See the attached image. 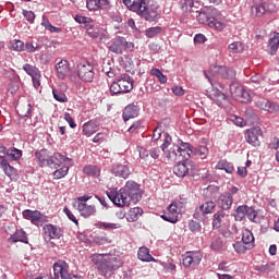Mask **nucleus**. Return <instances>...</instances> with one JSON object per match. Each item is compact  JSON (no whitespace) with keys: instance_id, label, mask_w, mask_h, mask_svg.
<instances>
[{"instance_id":"f257e3e1","label":"nucleus","mask_w":279,"mask_h":279,"mask_svg":"<svg viewBox=\"0 0 279 279\" xmlns=\"http://www.w3.org/2000/svg\"><path fill=\"white\" fill-rule=\"evenodd\" d=\"M93 265H96L100 276L105 278H111L117 269L123 267V257H121L117 251H110L109 253L93 254L89 257Z\"/></svg>"},{"instance_id":"f03ea898","label":"nucleus","mask_w":279,"mask_h":279,"mask_svg":"<svg viewBox=\"0 0 279 279\" xmlns=\"http://www.w3.org/2000/svg\"><path fill=\"white\" fill-rule=\"evenodd\" d=\"M123 3L131 12H136L138 16L150 23L156 21L158 16V11H156V5L151 0H123Z\"/></svg>"},{"instance_id":"7ed1b4c3","label":"nucleus","mask_w":279,"mask_h":279,"mask_svg":"<svg viewBox=\"0 0 279 279\" xmlns=\"http://www.w3.org/2000/svg\"><path fill=\"white\" fill-rule=\"evenodd\" d=\"M211 16L208 15L206 12H199L197 15V21L202 25H208V27H211L213 29H217L218 32H221L226 28V17L221 15L217 9L211 10Z\"/></svg>"},{"instance_id":"20e7f679","label":"nucleus","mask_w":279,"mask_h":279,"mask_svg":"<svg viewBox=\"0 0 279 279\" xmlns=\"http://www.w3.org/2000/svg\"><path fill=\"white\" fill-rule=\"evenodd\" d=\"M204 75L206 80H208L209 84H211V88L208 90V97L211 99V101H215L219 108H230V99H228V96L223 94V92L219 90L217 88V83L209 74L207 71L204 72ZM221 88H223L222 84H219Z\"/></svg>"},{"instance_id":"39448f33","label":"nucleus","mask_w":279,"mask_h":279,"mask_svg":"<svg viewBox=\"0 0 279 279\" xmlns=\"http://www.w3.org/2000/svg\"><path fill=\"white\" fill-rule=\"evenodd\" d=\"M134 88V80L130 77V74H122L119 78H116L110 85L111 95H123L132 92Z\"/></svg>"},{"instance_id":"423d86ee","label":"nucleus","mask_w":279,"mask_h":279,"mask_svg":"<svg viewBox=\"0 0 279 279\" xmlns=\"http://www.w3.org/2000/svg\"><path fill=\"white\" fill-rule=\"evenodd\" d=\"M111 53L123 56V53H132L134 51V43L129 41L125 37L117 35L109 46Z\"/></svg>"},{"instance_id":"0eeeda50","label":"nucleus","mask_w":279,"mask_h":279,"mask_svg":"<svg viewBox=\"0 0 279 279\" xmlns=\"http://www.w3.org/2000/svg\"><path fill=\"white\" fill-rule=\"evenodd\" d=\"M76 75L82 82H93L95 80V68L86 60L81 61L76 66Z\"/></svg>"},{"instance_id":"6e6552de","label":"nucleus","mask_w":279,"mask_h":279,"mask_svg":"<svg viewBox=\"0 0 279 279\" xmlns=\"http://www.w3.org/2000/svg\"><path fill=\"white\" fill-rule=\"evenodd\" d=\"M32 110H34V108L29 102L16 106V112L20 117V128H29V125H32V119L29 118Z\"/></svg>"},{"instance_id":"1a4fd4ad","label":"nucleus","mask_w":279,"mask_h":279,"mask_svg":"<svg viewBox=\"0 0 279 279\" xmlns=\"http://www.w3.org/2000/svg\"><path fill=\"white\" fill-rule=\"evenodd\" d=\"M250 219L253 223H258L260 218H258V211L253 207H248L247 205H242L236 208L235 221H243V219Z\"/></svg>"},{"instance_id":"9d476101","label":"nucleus","mask_w":279,"mask_h":279,"mask_svg":"<svg viewBox=\"0 0 279 279\" xmlns=\"http://www.w3.org/2000/svg\"><path fill=\"white\" fill-rule=\"evenodd\" d=\"M209 77L214 78L215 75H219L222 80H229L230 82L236 78V71L223 65H211ZM215 80V78H214Z\"/></svg>"},{"instance_id":"9b49d317","label":"nucleus","mask_w":279,"mask_h":279,"mask_svg":"<svg viewBox=\"0 0 279 279\" xmlns=\"http://www.w3.org/2000/svg\"><path fill=\"white\" fill-rule=\"evenodd\" d=\"M107 196L114 206H130L132 202L123 187L119 191L112 190L107 192Z\"/></svg>"},{"instance_id":"f8f14e48","label":"nucleus","mask_w":279,"mask_h":279,"mask_svg":"<svg viewBox=\"0 0 279 279\" xmlns=\"http://www.w3.org/2000/svg\"><path fill=\"white\" fill-rule=\"evenodd\" d=\"M181 214L182 206H180V203H172L163 211L161 219H163V221H168L169 223H178Z\"/></svg>"},{"instance_id":"ddd939ff","label":"nucleus","mask_w":279,"mask_h":279,"mask_svg":"<svg viewBox=\"0 0 279 279\" xmlns=\"http://www.w3.org/2000/svg\"><path fill=\"white\" fill-rule=\"evenodd\" d=\"M92 196L84 195L76 199L77 202V210L81 214L82 217H90L97 213V209L95 205L88 204V199H90Z\"/></svg>"},{"instance_id":"4468645a","label":"nucleus","mask_w":279,"mask_h":279,"mask_svg":"<svg viewBox=\"0 0 279 279\" xmlns=\"http://www.w3.org/2000/svg\"><path fill=\"white\" fill-rule=\"evenodd\" d=\"M123 190L126 193L129 199L133 202V204H137V202H141V199H143V193H141V185L135 181H128Z\"/></svg>"},{"instance_id":"2eb2a0df","label":"nucleus","mask_w":279,"mask_h":279,"mask_svg":"<svg viewBox=\"0 0 279 279\" xmlns=\"http://www.w3.org/2000/svg\"><path fill=\"white\" fill-rule=\"evenodd\" d=\"M171 136L165 134V142L161 145V150L163 151L165 158H168V160H178V143L171 144Z\"/></svg>"},{"instance_id":"dca6fc26","label":"nucleus","mask_w":279,"mask_h":279,"mask_svg":"<svg viewBox=\"0 0 279 279\" xmlns=\"http://www.w3.org/2000/svg\"><path fill=\"white\" fill-rule=\"evenodd\" d=\"M202 258H204V255H202V252L199 251H189L183 255V266L187 269H193V267H197L202 263Z\"/></svg>"},{"instance_id":"f3484780","label":"nucleus","mask_w":279,"mask_h":279,"mask_svg":"<svg viewBox=\"0 0 279 279\" xmlns=\"http://www.w3.org/2000/svg\"><path fill=\"white\" fill-rule=\"evenodd\" d=\"M175 149H178L177 160H181V161H185V162L195 153V147H193L189 143L182 142L181 140L177 141Z\"/></svg>"},{"instance_id":"a211bd4d","label":"nucleus","mask_w":279,"mask_h":279,"mask_svg":"<svg viewBox=\"0 0 279 279\" xmlns=\"http://www.w3.org/2000/svg\"><path fill=\"white\" fill-rule=\"evenodd\" d=\"M230 94L235 101H240L241 104H248L251 100L250 93H247L245 88L239 84L230 85Z\"/></svg>"},{"instance_id":"6ab92c4d","label":"nucleus","mask_w":279,"mask_h":279,"mask_svg":"<svg viewBox=\"0 0 279 279\" xmlns=\"http://www.w3.org/2000/svg\"><path fill=\"white\" fill-rule=\"evenodd\" d=\"M216 204L213 201L205 202L201 206L195 208V211L193 214L194 219H202V217H206V215H213L215 213Z\"/></svg>"},{"instance_id":"aec40b11","label":"nucleus","mask_w":279,"mask_h":279,"mask_svg":"<svg viewBox=\"0 0 279 279\" xmlns=\"http://www.w3.org/2000/svg\"><path fill=\"white\" fill-rule=\"evenodd\" d=\"M246 143L253 145V147L260 146V138H263V129L260 126H254L246 131Z\"/></svg>"},{"instance_id":"412c9836","label":"nucleus","mask_w":279,"mask_h":279,"mask_svg":"<svg viewBox=\"0 0 279 279\" xmlns=\"http://www.w3.org/2000/svg\"><path fill=\"white\" fill-rule=\"evenodd\" d=\"M62 234H63L62 229H60L57 226H53V225L44 226V239L47 243L51 241H57V239H60Z\"/></svg>"},{"instance_id":"4be33fe9","label":"nucleus","mask_w":279,"mask_h":279,"mask_svg":"<svg viewBox=\"0 0 279 279\" xmlns=\"http://www.w3.org/2000/svg\"><path fill=\"white\" fill-rule=\"evenodd\" d=\"M53 274L56 279H66L71 274L69 264L64 260H58L53 264Z\"/></svg>"},{"instance_id":"5701e85b","label":"nucleus","mask_w":279,"mask_h":279,"mask_svg":"<svg viewBox=\"0 0 279 279\" xmlns=\"http://www.w3.org/2000/svg\"><path fill=\"white\" fill-rule=\"evenodd\" d=\"M256 108H259V110H264V112H269L270 114H274L279 111V105L277 102L270 101L267 98H258L255 101Z\"/></svg>"},{"instance_id":"b1692460","label":"nucleus","mask_w":279,"mask_h":279,"mask_svg":"<svg viewBox=\"0 0 279 279\" xmlns=\"http://www.w3.org/2000/svg\"><path fill=\"white\" fill-rule=\"evenodd\" d=\"M0 168H2L10 180H17L19 172L16 171V168L12 167L5 157H0Z\"/></svg>"},{"instance_id":"393cba45","label":"nucleus","mask_w":279,"mask_h":279,"mask_svg":"<svg viewBox=\"0 0 279 279\" xmlns=\"http://www.w3.org/2000/svg\"><path fill=\"white\" fill-rule=\"evenodd\" d=\"M54 69L57 71V77H59V80H66L69 73H71V65L66 60L59 61L56 64Z\"/></svg>"},{"instance_id":"a878e982","label":"nucleus","mask_w":279,"mask_h":279,"mask_svg":"<svg viewBox=\"0 0 279 279\" xmlns=\"http://www.w3.org/2000/svg\"><path fill=\"white\" fill-rule=\"evenodd\" d=\"M87 10L90 12L95 10H108L110 8V1L108 0H86Z\"/></svg>"},{"instance_id":"bb28decb","label":"nucleus","mask_w":279,"mask_h":279,"mask_svg":"<svg viewBox=\"0 0 279 279\" xmlns=\"http://www.w3.org/2000/svg\"><path fill=\"white\" fill-rule=\"evenodd\" d=\"M267 12V8L265 7V1L263 0H253L251 5V14L252 16L260 17Z\"/></svg>"},{"instance_id":"cd10ccee","label":"nucleus","mask_w":279,"mask_h":279,"mask_svg":"<svg viewBox=\"0 0 279 279\" xmlns=\"http://www.w3.org/2000/svg\"><path fill=\"white\" fill-rule=\"evenodd\" d=\"M223 226H228V215H226V211L220 210L214 215L213 228L219 230Z\"/></svg>"},{"instance_id":"c85d7f7f","label":"nucleus","mask_w":279,"mask_h":279,"mask_svg":"<svg viewBox=\"0 0 279 279\" xmlns=\"http://www.w3.org/2000/svg\"><path fill=\"white\" fill-rule=\"evenodd\" d=\"M66 160H69V158L65 156L60 155V153H54L48 160V167H50V169H58V167H62Z\"/></svg>"},{"instance_id":"c756f323","label":"nucleus","mask_w":279,"mask_h":279,"mask_svg":"<svg viewBox=\"0 0 279 279\" xmlns=\"http://www.w3.org/2000/svg\"><path fill=\"white\" fill-rule=\"evenodd\" d=\"M190 167H191V163L186 161H180L177 166H174L173 173L178 178H186V175H189Z\"/></svg>"},{"instance_id":"7c9ffc66","label":"nucleus","mask_w":279,"mask_h":279,"mask_svg":"<svg viewBox=\"0 0 279 279\" xmlns=\"http://www.w3.org/2000/svg\"><path fill=\"white\" fill-rule=\"evenodd\" d=\"M96 228H98V230L112 232L114 230H119L120 228H123V226L121 225V222L99 221L96 223Z\"/></svg>"},{"instance_id":"2f4dec72","label":"nucleus","mask_w":279,"mask_h":279,"mask_svg":"<svg viewBox=\"0 0 279 279\" xmlns=\"http://www.w3.org/2000/svg\"><path fill=\"white\" fill-rule=\"evenodd\" d=\"M122 117L124 122L130 121V119H135V117H138V107L135 105L126 106L123 110Z\"/></svg>"},{"instance_id":"473e14b6","label":"nucleus","mask_w":279,"mask_h":279,"mask_svg":"<svg viewBox=\"0 0 279 279\" xmlns=\"http://www.w3.org/2000/svg\"><path fill=\"white\" fill-rule=\"evenodd\" d=\"M137 258L142 260V263H156V258L149 254V248L147 246L138 248Z\"/></svg>"},{"instance_id":"72a5a7b5","label":"nucleus","mask_w":279,"mask_h":279,"mask_svg":"<svg viewBox=\"0 0 279 279\" xmlns=\"http://www.w3.org/2000/svg\"><path fill=\"white\" fill-rule=\"evenodd\" d=\"M35 157L40 167H45L49 165V151L47 149H41L35 153Z\"/></svg>"},{"instance_id":"f704fd0d","label":"nucleus","mask_w":279,"mask_h":279,"mask_svg":"<svg viewBox=\"0 0 279 279\" xmlns=\"http://www.w3.org/2000/svg\"><path fill=\"white\" fill-rule=\"evenodd\" d=\"M96 132H99V125H97V122L88 121L83 125V134L85 136H93Z\"/></svg>"},{"instance_id":"c9c22d12","label":"nucleus","mask_w":279,"mask_h":279,"mask_svg":"<svg viewBox=\"0 0 279 279\" xmlns=\"http://www.w3.org/2000/svg\"><path fill=\"white\" fill-rule=\"evenodd\" d=\"M9 243H28L27 233L23 230H16L15 233L10 236Z\"/></svg>"},{"instance_id":"e433bc0d","label":"nucleus","mask_w":279,"mask_h":279,"mask_svg":"<svg viewBox=\"0 0 279 279\" xmlns=\"http://www.w3.org/2000/svg\"><path fill=\"white\" fill-rule=\"evenodd\" d=\"M279 48V33H275L272 37H270L268 41V51L270 56H276Z\"/></svg>"},{"instance_id":"4c0bfd02","label":"nucleus","mask_w":279,"mask_h":279,"mask_svg":"<svg viewBox=\"0 0 279 279\" xmlns=\"http://www.w3.org/2000/svg\"><path fill=\"white\" fill-rule=\"evenodd\" d=\"M143 215V208L141 207H133L129 210L126 215V221L130 223L134 221H138V218Z\"/></svg>"},{"instance_id":"58836bf2","label":"nucleus","mask_w":279,"mask_h":279,"mask_svg":"<svg viewBox=\"0 0 279 279\" xmlns=\"http://www.w3.org/2000/svg\"><path fill=\"white\" fill-rule=\"evenodd\" d=\"M241 242L244 243L251 250H253L254 248V233H252V231H250L248 229H245L242 232Z\"/></svg>"},{"instance_id":"ea45409f","label":"nucleus","mask_w":279,"mask_h":279,"mask_svg":"<svg viewBox=\"0 0 279 279\" xmlns=\"http://www.w3.org/2000/svg\"><path fill=\"white\" fill-rule=\"evenodd\" d=\"M130 167L126 165H119L114 168V175L117 178H123L124 180H128L130 178Z\"/></svg>"},{"instance_id":"a19ab883","label":"nucleus","mask_w":279,"mask_h":279,"mask_svg":"<svg viewBox=\"0 0 279 279\" xmlns=\"http://www.w3.org/2000/svg\"><path fill=\"white\" fill-rule=\"evenodd\" d=\"M216 169H220L221 171H226V173H233L234 172V165L229 162L226 159H220L217 165Z\"/></svg>"},{"instance_id":"79ce46f5","label":"nucleus","mask_w":279,"mask_h":279,"mask_svg":"<svg viewBox=\"0 0 279 279\" xmlns=\"http://www.w3.org/2000/svg\"><path fill=\"white\" fill-rule=\"evenodd\" d=\"M23 217L34 223V221H40L43 215L38 210L26 209L23 211Z\"/></svg>"},{"instance_id":"37998d69","label":"nucleus","mask_w":279,"mask_h":279,"mask_svg":"<svg viewBox=\"0 0 279 279\" xmlns=\"http://www.w3.org/2000/svg\"><path fill=\"white\" fill-rule=\"evenodd\" d=\"M83 172L85 175H89L90 178H99V175H101V169L97 166H85L83 168Z\"/></svg>"},{"instance_id":"c03bdc74","label":"nucleus","mask_w":279,"mask_h":279,"mask_svg":"<svg viewBox=\"0 0 279 279\" xmlns=\"http://www.w3.org/2000/svg\"><path fill=\"white\" fill-rule=\"evenodd\" d=\"M234 199L232 198V195L227 194L220 197V206L222 210H230L232 207Z\"/></svg>"},{"instance_id":"a18cd8bd","label":"nucleus","mask_w":279,"mask_h":279,"mask_svg":"<svg viewBox=\"0 0 279 279\" xmlns=\"http://www.w3.org/2000/svg\"><path fill=\"white\" fill-rule=\"evenodd\" d=\"M193 156H197L201 160H206L208 158V147L199 146L198 148H194Z\"/></svg>"},{"instance_id":"49530a36","label":"nucleus","mask_w":279,"mask_h":279,"mask_svg":"<svg viewBox=\"0 0 279 279\" xmlns=\"http://www.w3.org/2000/svg\"><path fill=\"white\" fill-rule=\"evenodd\" d=\"M23 71H25V73H27V75L31 77H35L36 75L40 74V70H38L36 65H32L29 63L23 65Z\"/></svg>"},{"instance_id":"de8ad7c7","label":"nucleus","mask_w":279,"mask_h":279,"mask_svg":"<svg viewBox=\"0 0 279 279\" xmlns=\"http://www.w3.org/2000/svg\"><path fill=\"white\" fill-rule=\"evenodd\" d=\"M52 95L56 101H59L60 104H66V101H69V97H66V94H64L60 89H52Z\"/></svg>"},{"instance_id":"09e8293b","label":"nucleus","mask_w":279,"mask_h":279,"mask_svg":"<svg viewBox=\"0 0 279 279\" xmlns=\"http://www.w3.org/2000/svg\"><path fill=\"white\" fill-rule=\"evenodd\" d=\"M74 21L80 23V25H84L85 27H93V19L84 16V15H75Z\"/></svg>"},{"instance_id":"8fccbe9b","label":"nucleus","mask_w":279,"mask_h":279,"mask_svg":"<svg viewBox=\"0 0 279 279\" xmlns=\"http://www.w3.org/2000/svg\"><path fill=\"white\" fill-rule=\"evenodd\" d=\"M69 173V166H62L60 169H57L53 172L54 180H62V178H65Z\"/></svg>"},{"instance_id":"3c124183","label":"nucleus","mask_w":279,"mask_h":279,"mask_svg":"<svg viewBox=\"0 0 279 279\" xmlns=\"http://www.w3.org/2000/svg\"><path fill=\"white\" fill-rule=\"evenodd\" d=\"M233 250L236 252V254H245L247 250H252L247 246V244H244L242 241H238L233 244Z\"/></svg>"},{"instance_id":"603ef678","label":"nucleus","mask_w":279,"mask_h":279,"mask_svg":"<svg viewBox=\"0 0 279 279\" xmlns=\"http://www.w3.org/2000/svg\"><path fill=\"white\" fill-rule=\"evenodd\" d=\"M10 47L13 51H25V44L19 39L11 40Z\"/></svg>"},{"instance_id":"864d4df0","label":"nucleus","mask_w":279,"mask_h":279,"mask_svg":"<svg viewBox=\"0 0 279 279\" xmlns=\"http://www.w3.org/2000/svg\"><path fill=\"white\" fill-rule=\"evenodd\" d=\"M161 32L162 27L160 26L149 27L146 29L145 36L146 38H155V36H158Z\"/></svg>"},{"instance_id":"5fc2aeb1","label":"nucleus","mask_w":279,"mask_h":279,"mask_svg":"<svg viewBox=\"0 0 279 279\" xmlns=\"http://www.w3.org/2000/svg\"><path fill=\"white\" fill-rule=\"evenodd\" d=\"M181 10L183 12H191L193 10V5H195L194 0H180Z\"/></svg>"},{"instance_id":"6e6d98bb","label":"nucleus","mask_w":279,"mask_h":279,"mask_svg":"<svg viewBox=\"0 0 279 279\" xmlns=\"http://www.w3.org/2000/svg\"><path fill=\"white\" fill-rule=\"evenodd\" d=\"M150 75H154L160 84H167V75L162 74V72L158 69H151L150 70Z\"/></svg>"},{"instance_id":"4d7b16f0","label":"nucleus","mask_w":279,"mask_h":279,"mask_svg":"<svg viewBox=\"0 0 279 279\" xmlns=\"http://www.w3.org/2000/svg\"><path fill=\"white\" fill-rule=\"evenodd\" d=\"M229 121H231V123H234V125H238V128H245V120L239 116H230Z\"/></svg>"},{"instance_id":"13d9d810","label":"nucleus","mask_w":279,"mask_h":279,"mask_svg":"<svg viewBox=\"0 0 279 279\" xmlns=\"http://www.w3.org/2000/svg\"><path fill=\"white\" fill-rule=\"evenodd\" d=\"M7 156L10 158V160H19V158L23 156V153L16 148H13L8 150Z\"/></svg>"},{"instance_id":"bf43d9fd","label":"nucleus","mask_w":279,"mask_h":279,"mask_svg":"<svg viewBox=\"0 0 279 279\" xmlns=\"http://www.w3.org/2000/svg\"><path fill=\"white\" fill-rule=\"evenodd\" d=\"M189 229L191 230V232H201L202 225H199V222H197L195 220H191L189 222Z\"/></svg>"},{"instance_id":"052dcab7","label":"nucleus","mask_w":279,"mask_h":279,"mask_svg":"<svg viewBox=\"0 0 279 279\" xmlns=\"http://www.w3.org/2000/svg\"><path fill=\"white\" fill-rule=\"evenodd\" d=\"M23 16L28 23H34V21H36V14L33 11L23 10Z\"/></svg>"},{"instance_id":"680f3d73","label":"nucleus","mask_w":279,"mask_h":279,"mask_svg":"<svg viewBox=\"0 0 279 279\" xmlns=\"http://www.w3.org/2000/svg\"><path fill=\"white\" fill-rule=\"evenodd\" d=\"M210 247H211V250L219 252V250H221V247H223V241H221V239L217 238L211 242Z\"/></svg>"},{"instance_id":"e2e57ef3","label":"nucleus","mask_w":279,"mask_h":279,"mask_svg":"<svg viewBox=\"0 0 279 279\" xmlns=\"http://www.w3.org/2000/svg\"><path fill=\"white\" fill-rule=\"evenodd\" d=\"M63 213L66 215V217L70 219V221H73L77 226V218H75V215L71 213V209L69 207L63 208Z\"/></svg>"},{"instance_id":"0e129e2a","label":"nucleus","mask_w":279,"mask_h":279,"mask_svg":"<svg viewBox=\"0 0 279 279\" xmlns=\"http://www.w3.org/2000/svg\"><path fill=\"white\" fill-rule=\"evenodd\" d=\"M87 34L90 38H99V29L93 28V26L87 27Z\"/></svg>"},{"instance_id":"69168bd1","label":"nucleus","mask_w":279,"mask_h":279,"mask_svg":"<svg viewBox=\"0 0 279 279\" xmlns=\"http://www.w3.org/2000/svg\"><path fill=\"white\" fill-rule=\"evenodd\" d=\"M173 95H175L177 97H182L184 96V88H182V86H173L171 88Z\"/></svg>"},{"instance_id":"338daca9","label":"nucleus","mask_w":279,"mask_h":279,"mask_svg":"<svg viewBox=\"0 0 279 279\" xmlns=\"http://www.w3.org/2000/svg\"><path fill=\"white\" fill-rule=\"evenodd\" d=\"M25 51H27V53H34V52L38 51V45L34 46V44H32V43H26Z\"/></svg>"},{"instance_id":"774afa93","label":"nucleus","mask_w":279,"mask_h":279,"mask_svg":"<svg viewBox=\"0 0 279 279\" xmlns=\"http://www.w3.org/2000/svg\"><path fill=\"white\" fill-rule=\"evenodd\" d=\"M269 149H279V138L275 137L269 144Z\"/></svg>"}]
</instances>
